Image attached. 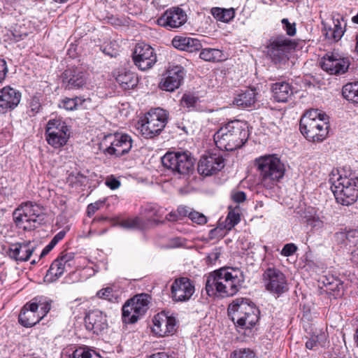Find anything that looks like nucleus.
Masks as SVG:
<instances>
[{
  "label": "nucleus",
  "instance_id": "obj_43",
  "mask_svg": "<svg viewBox=\"0 0 358 358\" xmlns=\"http://www.w3.org/2000/svg\"><path fill=\"white\" fill-rule=\"evenodd\" d=\"M309 120V122H316V120H327V115L317 109H311L306 112V113L301 117L300 123L304 122V120Z\"/></svg>",
  "mask_w": 358,
  "mask_h": 358
},
{
  "label": "nucleus",
  "instance_id": "obj_17",
  "mask_svg": "<svg viewBox=\"0 0 358 358\" xmlns=\"http://www.w3.org/2000/svg\"><path fill=\"white\" fill-rule=\"evenodd\" d=\"M187 20L185 12L180 8H171L166 10L157 20V24L171 30L182 26Z\"/></svg>",
  "mask_w": 358,
  "mask_h": 358
},
{
  "label": "nucleus",
  "instance_id": "obj_33",
  "mask_svg": "<svg viewBox=\"0 0 358 358\" xmlns=\"http://www.w3.org/2000/svg\"><path fill=\"white\" fill-rule=\"evenodd\" d=\"M96 296L111 303H119L121 300V292L117 286L112 285L98 291Z\"/></svg>",
  "mask_w": 358,
  "mask_h": 358
},
{
  "label": "nucleus",
  "instance_id": "obj_29",
  "mask_svg": "<svg viewBox=\"0 0 358 358\" xmlns=\"http://www.w3.org/2000/svg\"><path fill=\"white\" fill-rule=\"evenodd\" d=\"M332 20L333 25L328 27L325 26L323 32L326 38L329 41L331 42H337L342 38L345 33L346 22L342 16H338L337 18L334 17Z\"/></svg>",
  "mask_w": 358,
  "mask_h": 358
},
{
  "label": "nucleus",
  "instance_id": "obj_25",
  "mask_svg": "<svg viewBox=\"0 0 358 358\" xmlns=\"http://www.w3.org/2000/svg\"><path fill=\"white\" fill-rule=\"evenodd\" d=\"M39 306L38 303H27L21 310L19 315V322L25 327H31L41 320L38 314Z\"/></svg>",
  "mask_w": 358,
  "mask_h": 358
},
{
  "label": "nucleus",
  "instance_id": "obj_11",
  "mask_svg": "<svg viewBox=\"0 0 358 358\" xmlns=\"http://www.w3.org/2000/svg\"><path fill=\"white\" fill-rule=\"evenodd\" d=\"M71 136L69 126L61 119H52L48 122L45 129V139L54 148L64 146Z\"/></svg>",
  "mask_w": 358,
  "mask_h": 358
},
{
  "label": "nucleus",
  "instance_id": "obj_2",
  "mask_svg": "<svg viewBox=\"0 0 358 358\" xmlns=\"http://www.w3.org/2000/svg\"><path fill=\"white\" fill-rule=\"evenodd\" d=\"M248 138L245 124L233 120L221 127L213 135L216 146L222 150L233 151L241 148Z\"/></svg>",
  "mask_w": 358,
  "mask_h": 358
},
{
  "label": "nucleus",
  "instance_id": "obj_5",
  "mask_svg": "<svg viewBox=\"0 0 358 358\" xmlns=\"http://www.w3.org/2000/svg\"><path fill=\"white\" fill-rule=\"evenodd\" d=\"M331 188L337 203L343 206L353 204L358 198V178L333 173L330 178Z\"/></svg>",
  "mask_w": 358,
  "mask_h": 358
},
{
  "label": "nucleus",
  "instance_id": "obj_8",
  "mask_svg": "<svg viewBox=\"0 0 358 358\" xmlns=\"http://www.w3.org/2000/svg\"><path fill=\"white\" fill-rule=\"evenodd\" d=\"M13 220L19 229L31 231L38 227L43 220L41 207L32 202L22 203L13 212Z\"/></svg>",
  "mask_w": 358,
  "mask_h": 358
},
{
  "label": "nucleus",
  "instance_id": "obj_56",
  "mask_svg": "<svg viewBox=\"0 0 358 358\" xmlns=\"http://www.w3.org/2000/svg\"><path fill=\"white\" fill-rule=\"evenodd\" d=\"M39 306L38 314L43 319L47 313L50 311L51 306L48 302L38 303Z\"/></svg>",
  "mask_w": 358,
  "mask_h": 358
},
{
  "label": "nucleus",
  "instance_id": "obj_32",
  "mask_svg": "<svg viewBox=\"0 0 358 358\" xmlns=\"http://www.w3.org/2000/svg\"><path fill=\"white\" fill-rule=\"evenodd\" d=\"M151 301V295L147 293L136 294V322L148 312Z\"/></svg>",
  "mask_w": 358,
  "mask_h": 358
},
{
  "label": "nucleus",
  "instance_id": "obj_3",
  "mask_svg": "<svg viewBox=\"0 0 358 358\" xmlns=\"http://www.w3.org/2000/svg\"><path fill=\"white\" fill-rule=\"evenodd\" d=\"M255 166L259 172V185L266 189H273L285 176V164L277 155L260 156L255 159Z\"/></svg>",
  "mask_w": 358,
  "mask_h": 358
},
{
  "label": "nucleus",
  "instance_id": "obj_28",
  "mask_svg": "<svg viewBox=\"0 0 358 358\" xmlns=\"http://www.w3.org/2000/svg\"><path fill=\"white\" fill-rule=\"evenodd\" d=\"M35 250V244L30 241L13 244L10 246L8 255L17 262L28 261Z\"/></svg>",
  "mask_w": 358,
  "mask_h": 358
},
{
  "label": "nucleus",
  "instance_id": "obj_24",
  "mask_svg": "<svg viewBox=\"0 0 358 358\" xmlns=\"http://www.w3.org/2000/svg\"><path fill=\"white\" fill-rule=\"evenodd\" d=\"M86 329L99 334L108 328L106 315L99 310L90 311L85 317Z\"/></svg>",
  "mask_w": 358,
  "mask_h": 358
},
{
  "label": "nucleus",
  "instance_id": "obj_40",
  "mask_svg": "<svg viewBox=\"0 0 358 358\" xmlns=\"http://www.w3.org/2000/svg\"><path fill=\"white\" fill-rule=\"evenodd\" d=\"M337 241H342L344 244L348 245L353 243L352 239H358V231L357 230H348L344 231H340L335 234Z\"/></svg>",
  "mask_w": 358,
  "mask_h": 358
},
{
  "label": "nucleus",
  "instance_id": "obj_61",
  "mask_svg": "<svg viewBox=\"0 0 358 358\" xmlns=\"http://www.w3.org/2000/svg\"><path fill=\"white\" fill-rule=\"evenodd\" d=\"M166 220L169 222H177L178 220H181V217L178 215V212L176 210V211H171L169 214L166 215Z\"/></svg>",
  "mask_w": 358,
  "mask_h": 358
},
{
  "label": "nucleus",
  "instance_id": "obj_26",
  "mask_svg": "<svg viewBox=\"0 0 358 358\" xmlns=\"http://www.w3.org/2000/svg\"><path fill=\"white\" fill-rule=\"evenodd\" d=\"M239 210H229L225 221L223 223H220L219 226L210 231V236L211 238L223 237L226 235L227 231H230L240 222Z\"/></svg>",
  "mask_w": 358,
  "mask_h": 358
},
{
  "label": "nucleus",
  "instance_id": "obj_48",
  "mask_svg": "<svg viewBox=\"0 0 358 358\" xmlns=\"http://www.w3.org/2000/svg\"><path fill=\"white\" fill-rule=\"evenodd\" d=\"M41 108L39 97L35 96L32 97L29 103V110L28 111L29 116H34Z\"/></svg>",
  "mask_w": 358,
  "mask_h": 358
},
{
  "label": "nucleus",
  "instance_id": "obj_4",
  "mask_svg": "<svg viewBox=\"0 0 358 358\" xmlns=\"http://www.w3.org/2000/svg\"><path fill=\"white\" fill-rule=\"evenodd\" d=\"M229 315L236 327L241 329H250L259 321V310L248 299L238 298L228 308Z\"/></svg>",
  "mask_w": 358,
  "mask_h": 358
},
{
  "label": "nucleus",
  "instance_id": "obj_12",
  "mask_svg": "<svg viewBox=\"0 0 358 358\" xmlns=\"http://www.w3.org/2000/svg\"><path fill=\"white\" fill-rule=\"evenodd\" d=\"M178 321L169 312L162 310L152 318V333L158 337L173 336L177 331Z\"/></svg>",
  "mask_w": 358,
  "mask_h": 358
},
{
  "label": "nucleus",
  "instance_id": "obj_59",
  "mask_svg": "<svg viewBox=\"0 0 358 358\" xmlns=\"http://www.w3.org/2000/svg\"><path fill=\"white\" fill-rule=\"evenodd\" d=\"M231 198L235 202L239 203L243 202L245 200L246 195H245V192H243L242 191H238V192H234L231 194Z\"/></svg>",
  "mask_w": 358,
  "mask_h": 358
},
{
  "label": "nucleus",
  "instance_id": "obj_18",
  "mask_svg": "<svg viewBox=\"0 0 358 358\" xmlns=\"http://www.w3.org/2000/svg\"><path fill=\"white\" fill-rule=\"evenodd\" d=\"M350 62L337 53H327L322 59L321 67L330 74H342L347 71Z\"/></svg>",
  "mask_w": 358,
  "mask_h": 358
},
{
  "label": "nucleus",
  "instance_id": "obj_23",
  "mask_svg": "<svg viewBox=\"0 0 358 358\" xmlns=\"http://www.w3.org/2000/svg\"><path fill=\"white\" fill-rule=\"evenodd\" d=\"M20 99L21 93L14 88L6 86L0 90V113L13 110Z\"/></svg>",
  "mask_w": 358,
  "mask_h": 358
},
{
  "label": "nucleus",
  "instance_id": "obj_41",
  "mask_svg": "<svg viewBox=\"0 0 358 358\" xmlns=\"http://www.w3.org/2000/svg\"><path fill=\"white\" fill-rule=\"evenodd\" d=\"M229 358H259V357L253 350L249 348H241L232 351Z\"/></svg>",
  "mask_w": 358,
  "mask_h": 358
},
{
  "label": "nucleus",
  "instance_id": "obj_44",
  "mask_svg": "<svg viewBox=\"0 0 358 358\" xmlns=\"http://www.w3.org/2000/svg\"><path fill=\"white\" fill-rule=\"evenodd\" d=\"M72 358H101V357L88 348L80 347L73 351Z\"/></svg>",
  "mask_w": 358,
  "mask_h": 358
},
{
  "label": "nucleus",
  "instance_id": "obj_6",
  "mask_svg": "<svg viewBox=\"0 0 358 358\" xmlns=\"http://www.w3.org/2000/svg\"><path fill=\"white\" fill-rule=\"evenodd\" d=\"M169 116V113L161 108H152L140 115L138 120L139 134L145 138L159 136L165 128Z\"/></svg>",
  "mask_w": 358,
  "mask_h": 358
},
{
  "label": "nucleus",
  "instance_id": "obj_9",
  "mask_svg": "<svg viewBox=\"0 0 358 358\" xmlns=\"http://www.w3.org/2000/svg\"><path fill=\"white\" fill-rule=\"evenodd\" d=\"M161 159L163 166L174 174L186 175L194 170V159L187 152H167Z\"/></svg>",
  "mask_w": 358,
  "mask_h": 358
},
{
  "label": "nucleus",
  "instance_id": "obj_63",
  "mask_svg": "<svg viewBox=\"0 0 358 358\" xmlns=\"http://www.w3.org/2000/svg\"><path fill=\"white\" fill-rule=\"evenodd\" d=\"M56 245L50 241V242L44 248L43 251L41 252L40 255V258H42L47 255L55 246Z\"/></svg>",
  "mask_w": 358,
  "mask_h": 358
},
{
  "label": "nucleus",
  "instance_id": "obj_64",
  "mask_svg": "<svg viewBox=\"0 0 358 358\" xmlns=\"http://www.w3.org/2000/svg\"><path fill=\"white\" fill-rule=\"evenodd\" d=\"M352 260L358 263V239L355 241V248L352 250Z\"/></svg>",
  "mask_w": 358,
  "mask_h": 358
},
{
  "label": "nucleus",
  "instance_id": "obj_51",
  "mask_svg": "<svg viewBox=\"0 0 358 358\" xmlns=\"http://www.w3.org/2000/svg\"><path fill=\"white\" fill-rule=\"evenodd\" d=\"M103 201H97L94 203H92L87 206V213L89 217L92 216L96 211L100 209L103 206Z\"/></svg>",
  "mask_w": 358,
  "mask_h": 358
},
{
  "label": "nucleus",
  "instance_id": "obj_50",
  "mask_svg": "<svg viewBox=\"0 0 358 358\" xmlns=\"http://www.w3.org/2000/svg\"><path fill=\"white\" fill-rule=\"evenodd\" d=\"M189 217L193 222H195L198 224H203L207 222L206 217L203 214L196 211L190 212L189 214Z\"/></svg>",
  "mask_w": 358,
  "mask_h": 358
},
{
  "label": "nucleus",
  "instance_id": "obj_15",
  "mask_svg": "<svg viewBox=\"0 0 358 358\" xmlns=\"http://www.w3.org/2000/svg\"><path fill=\"white\" fill-rule=\"evenodd\" d=\"M300 131L303 136L312 142H321L328 134V125L324 120L300 123Z\"/></svg>",
  "mask_w": 358,
  "mask_h": 358
},
{
  "label": "nucleus",
  "instance_id": "obj_21",
  "mask_svg": "<svg viewBox=\"0 0 358 358\" xmlns=\"http://www.w3.org/2000/svg\"><path fill=\"white\" fill-rule=\"evenodd\" d=\"M73 264V256L71 253L62 254L58 257L51 264L45 278L48 281H55L61 277L65 271L71 268Z\"/></svg>",
  "mask_w": 358,
  "mask_h": 358
},
{
  "label": "nucleus",
  "instance_id": "obj_49",
  "mask_svg": "<svg viewBox=\"0 0 358 358\" xmlns=\"http://www.w3.org/2000/svg\"><path fill=\"white\" fill-rule=\"evenodd\" d=\"M282 29L285 31L286 34L289 36H295L296 33V23H291L287 18H283L281 20Z\"/></svg>",
  "mask_w": 358,
  "mask_h": 358
},
{
  "label": "nucleus",
  "instance_id": "obj_62",
  "mask_svg": "<svg viewBox=\"0 0 358 358\" xmlns=\"http://www.w3.org/2000/svg\"><path fill=\"white\" fill-rule=\"evenodd\" d=\"M177 210L178 212V215L181 217V219L182 220L185 217L188 216L189 214L191 212L190 209L186 206H180L177 208Z\"/></svg>",
  "mask_w": 358,
  "mask_h": 358
},
{
  "label": "nucleus",
  "instance_id": "obj_14",
  "mask_svg": "<svg viewBox=\"0 0 358 358\" xmlns=\"http://www.w3.org/2000/svg\"><path fill=\"white\" fill-rule=\"evenodd\" d=\"M164 214L163 208L155 203H148L141 207L139 217H136V228L145 229L161 222Z\"/></svg>",
  "mask_w": 358,
  "mask_h": 358
},
{
  "label": "nucleus",
  "instance_id": "obj_35",
  "mask_svg": "<svg viewBox=\"0 0 358 358\" xmlns=\"http://www.w3.org/2000/svg\"><path fill=\"white\" fill-rule=\"evenodd\" d=\"M210 13L217 21L228 23L235 17V10L233 8H222L219 7L212 8Z\"/></svg>",
  "mask_w": 358,
  "mask_h": 358
},
{
  "label": "nucleus",
  "instance_id": "obj_31",
  "mask_svg": "<svg viewBox=\"0 0 358 358\" xmlns=\"http://www.w3.org/2000/svg\"><path fill=\"white\" fill-rule=\"evenodd\" d=\"M172 45L178 50L194 52L199 51L201 43L197 38L185 36H176L172 40Z\"/></svg>",
  "mask_w": 358,
  "mask_h": 358
},
{
  "label": "nucleus",
  "instance_id": "obj_57",
  "mask_svg": "<svg viewBox=\"0 0 358 358\" xmlns=\"http://www.w3.org/2000/svg\"><path fill=\"white\" fill-rule=\"evenodd\" d=\"M315 336V340L318 345L320 346H324L327 342V336L325 332L321 331L317 335H313Z\"/></svg>",
  "mask_w": 358,
  "mask_h": 358
},
{
  "label": "nucleus",
  "instance_id": "obj_20",
  "mask_svg": "<svg viewBox=\"0 0 358 358\" xmlns=\"http://www.w3.org/2000/svg\"><path fill=\"white\" fill-rule=\"evenodd\" d=\"M156 61V55L150 45L144 42L136 44V66L140 70L146 71L150 69Z\"/></svg>",
  "mask_w": 358,
  "mask_h": 358
},
{
  "label": "nucleus",
  "instance_id": "obj_7",
  "mask_svg": "<svg viewBox=\"0 0 358 358\" xmlns=\"http://www.w3.org/2000/svg\"><path fill=\"white\" fill-rule=\"evenodd\" d=\"M296 46L294 41L283 34L272 36L266 46L267 57L275 65L282 67L288 62L289 55Z\"/></svg>",
  "mask_w": 358,
  "mask_h": 358
},
{
  "label": "nucleus",
  "instance_id": "obj_10",
  "mask_svg": "<svg viewBox=\"0 0 358 358\" xmlns=\"http://www.w3.org/2000/svg\"><path fill=\"white\" fill-rule=\"evenodd\" d=\"M131 146L132 139L127 134H109L99 143V149L105 154L117 157L128 152Z\"/></svg>",
  "mask_w": 358,
  "mask_h": 358
},
{
  "label": "nucleus",
  "instance_id": "obj_54",
  "mask_svg": "<svg viewBox=\"0 0 358 358\" xmlns=\"http://www.w3.org/2000/svg\"><path fill=\"white\" fill-rule=\"evenodd\" d=\"M297 250V247L294 243H287L281 250V255L285 257L292 255Z\"/></svg>",
  "mask_w": 358,
  "mask_h": 358
},
{
  "label": "nucleus",
  "instance_id": "obj_34",
  "mask_svg": "<svg viewBox=\"0 0 358 358\" xmlns=\"http://www.w3.org/2000/svg\"><path fill=\"white\" fill-rule=\"evenodd\" d=\"M255 92L253 90L248 89L238 94L234 99V103L243 108L252 106L255 102Z\"/></svg>",
  "mask_w": 358,
  "mask_h": 358
},
{
  "label": "nucleus",
  "instance_id": "obj_37",
  "mask_svg": "<svg viewBox=\"0 0 358 358\" xmlns=\"http://www.w3.org/2000/svg\"><path fill=\"white\" fill-rule=\"evenodd\" d=\"M342 94L345 99L358 103V82L349 83L343 87Z\"/></svg>",
  "mask_w": 358,
  "mask_h": 358
},
{
  "label": "nucleus",
  "instance_id": "obj_52",
  "mask_svg": "<svg viewBox=\"0 0 358 358\" xmlns=\"http://www.w3.org/2000/svg\"><path fill=\"white\" fill-rule=\"evenodd\" d=\"M78 97L74 99L66 98L62 101V107L69 110H73L76 108L78 105Z\"/></svg>",
  "mask_w": 358,
  "mask_h": 358
},
{
  "label": "nucleus",
  "instance_id": "obj_47",
  "mask_svg": "<svg viewBox=\"0 0 358 358\" xmlns=\"http://www.w3.org/2000/svg\"><path fill=\"white\" fill-rule=\"evenodd\" d=\"M113 226H120L122 228L129 229L134 227V220L131 218L115 217L113 220Z\"/></svg>",
  "mask_w": 358,
  "mask_h": 358
},
{
  "label": "nucleus",
  "instance_id": "obj_1",
  "mask_svg": "<svg viewBox=\"0 0 358 358\" xmlns=\"http://www.w3.org/2000/svg\"><path fill=\"white\" fill-rule=\"evenodd\" d=\"M245 282L243 271L238 267H222L210 273L206 281L209 296L229 297L235 295Z\"/></svg>",
  "mask_w": 358,
  "mask_h": 358
},
{
  "label": "nucleus",
  "instance_id": "obj_13",
  "mask_svg": "<svg viewBox=\"0 0 358 358\" xmlns=\"http://www.w3.org/2000/svg\"><path fill=\"white\" fill-rule=\"evenodd\" d=\"M262 278L266 290L278 296L289 290L286 276L278 268H268L264 271Z\"/></svg>",
  "mask_w": 358,
  "mask_h": 358
},
{
  "label": "nucleus",
  "instance_id": "obj_60",
  "mask_svg": "<svg viewBox=\"0 0 358 358\" xmlns=\"http://www.w3.org/2000/svg\"><path fill=\"white\" fill-rule=\"evenodd\" d=\"M220 253L217 251H213L208 254L206 257V262L209 264H214L219 259Z\"/></svg>",
  "mask_w": 358,
  "mask_h": 358
},
{
  "label": "nucleus",
  "instance_id": "obj_36",
  "mask_svg": "<svg viewBox=\"0 0 358 358\" xmlns=\"http://www.w3.org/2000/svg\"><path fill=\"white\" fill-rule=\"evenodd\" d=\"M122 320L124 324L134 323V296L129 299L122 306Z\"/></svg>",
  "mask_w": 358,
  "mask_h": 358
},
{
  "label": "nucleus",
  "instance_id": "obj_46",
  "mask_svg": "<svg viewBox=\"0 0 358 358\" xmlns=\"http://www.w3.org/2000/svg\"><path fill=\"white\" fill-rule=\"evenodd\" d=\"M307 224L312 229L315 230L321 229L324 227V222L320 217L315 215L310 216H305Z\"/></svg>",
  "mask_w": 358,
  "mask_h": 358
},
{
  "label": "nucleus",
  "instance_id": "obj_16",
  "mask_svg": "<svg viewBox=\"0 0 358 358\" xmlns=\"http://www.w3.org/2000/svg\"><path fill=\"white\" fill-rule=\"evenodd\" d=\"M194 292V282L187 277L176 278L171 287V294L174 301H187L191 299Z\"/></svg>",
  "mask_w": 358,
  "mask_h": 358
},
{
  "label": "nucleus",
  "instance_id": "obj_55",
  "mask_svg": "<svg viewBox=\"0 0 358 358\" xmlns=\"http://www.w3.org/2000/svg\"><path fill=\"white\" fill-rule=\"evenodd\" d=\"M185 245V239L179 237L171 238L169 243V247L173 248L183 247Z\"/></svg>",
  "mask_w": 358,
  "mask_h": 358
},
{
  "label": "nucleus",
  "instance_id": "obj_22",
  "mask_svg": "<svg viewBox=\"0 0 358 358\" xmlns=\"http://www.w3.org/2000/svg\"><path fill=\"white\" fill-rule=\"evenodd\" d=\"M166 74V77L160 82L159 87L162 90L173 92L181 85L185 73L182 66H173L169 69Z\"/></svg>",
  "mask_w": 358,
  "mask_h": 358
},
{
  "label": "nucleus",
  "instance_id": "obj_58",
  "mask_svg": "<svg viewBox=\"0 0 358 358\" xmlns=\"http://www.w3.org/2000/svg\"><path fill=\"white\" fill-rule=\"evenodd\" d=\"M7 73L6 62L4 59H0V83L5 79Z\"/></svg>",
  "mask_w": 358,
  "mask_h": 358
},
{
  "label": "nucleus",
  "instance_id": "obj_39",
  "mask_svg": "<svg viewBox=\"0 0 358 358\" xmlns=\"http://www.w3.org/2000/svg\"><path fill=\"white\" fill-rule=\"evenodd\" d=\"M116 81L124 90L134 88V75L131 72L120 73L116 78Z\"/></svg>",
  "mask_w": 358,
  "mask_h": 358
},
{
  "label": "nucleus",
  "instance_id": "obj_53",
  "mask_svg": "<svg viewBox=\"0 0 358 358\" xmlns=\"http://www.w3.org/2000/svg\"><path fill=\"white\" fill-rule=\"evenodd\" d=\"M105 185L110 189L115 190L120 187V182L113 176H110L106 178Z\"/></svg>",
  "mask_w": 358,
  "mask_h": 358
},
{
  "label": "nucleus",
  "instance_id": "obj_45",
  "mask_svg": "<svg viewBox=\"0 0 358 358\" xmlns=\"http://www.w3.org/2000/svg\"><path fill=\"white\" fill-rule=\"evenodd\" d=\"M199 98L194 96V94H184L180 100V105L184 108H194Z\"/></svg>",
  "mask_w": 358,
  "mask_h": 358
},
{
  "label": "nucleus",
  "instance_id": "obj_19",
  "mask_svg": "<svg viewBox=\"0 0 358 358\" xmlns=\"http://www.w3.org/2000/svg\"><path fill=\"white\" fill-rule=\"evenodd\" d=\"M224 166V159L220 154H210L201 157L198 164V172L204 176L216 174Z\"/></svg>",
  "mask_w": 358,
  "mask_h": 358
},
{
  "label": "nucleus",
  "instance_id": "obj_42",
  "mask_svg": "<svg viewBox=\"0 0 358 358\" xmlns=\"http://www.w3.org/2000/svg\"><path fill=\"white\" fill-rule=\"evenodd\" d=\"M322 283L326 287L327 292H338L341 287V281L334 276H325L322 280Z\"/></svg>",
  "mask_w": 358,
  "mask_h": 358
},
{
  "label": "nucleus",
  "instance_id": "obj_30",
  "mask_svg": "<svg viewBox=\"0 0 358 358\" xmlns=\"http://www.w3.org/2000/svg\"><path fill=\"white\" fill-rule=\"evenodd\" d=\"M271 90L273 98L278 102H287L293 94L292 85L285 80L273 83L271 86Z\"/></svg>",
  "mask_w": 358,
  "mask_h": 358
},
{
  "label": "nucleus",
  "instance_id": "obj_27",
  "mask_svg": "<svg viewBox=\"0 0 358 358\" xmlns=\"http://www.w3.org/2000/svg\"><path fill=\"white\" fill-rule=\"evenodd\" d=\"M63 81L69 90L83 87L87 81V73L79 68L66 69L63 73Z\"/></svg>",
  "mask_w": 358,
  "mask_h": 358
},
{
  "label": "nucleus",
  "instance_id": "obj_38",
  "mask_svg": "<svg viewBox=\"0 0 358 358\" xmlns=\"http://www.w3.org/2000/svg\"><path fill=\"white\" fill-rule=\"evenodd\" d=\"M199 57L207 62H220L223 59V53L219 49L205 48L201 51Z\"/></svg>",
  "mask_w": 358,
  "mask_h": 358
}]
</instances>
